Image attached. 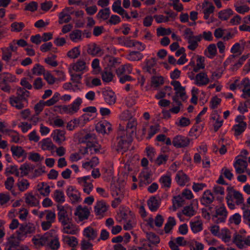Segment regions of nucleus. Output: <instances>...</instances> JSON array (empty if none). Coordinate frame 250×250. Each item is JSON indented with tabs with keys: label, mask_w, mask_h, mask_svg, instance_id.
<instances>
[{
	"label": "nucleus",
	"mask_w": 250,
	"mask_h": 250,
	"mask_svg": "<svg viewBox=\"0 0 250 250\" xmlns=\"http://www.w3.org/2000/svg\"><path fill=\"white\" fill-rule=\"evenodd\" d=\"M82 103V99L80 97H78L71 104L69 105L72 114L76 113L79 110L80 106Z\"/></svg>",
	"instance_id": "37"
},
{
	"label": "nucleus",
	"mask_w": 250,
	"mask_h": 250,
	"mask_svg": "<svg viewBox=\"0 0 250 250\" xmlns=\"http://www.w3.org/2000/svg\"><path fill=\"white\" fill-rule=\"evenodd\" d=\"M102 51V49L95 43H92L87 45V52L88 54L93 56L99 54Z\"/></svg>",
	"instance_id": "24"
},
{
	"label": "nucleus",
	"mask_w": 250,
	"mask_h": 250,
	"mask_svg": "<svg viewBox=\"0 0 250 250\" xmlns=\"http://www.w3.org/2000/svg\"><path fill=\"white\" fill-rule=\"evenodd\" d=\"M159 182L162 185V188H169L171 184V178L170 176L165 175L162 176L159 180Z\"/></svg>",
	"instance_id": "36"
},
{
	"label": "nucleus",
	"mask_w": 250,
	"mask_h": 250,
	"mask_svg": "<svg viewBox=\"0 0 250 250\" xmlns=\"http://www.w3.org/2000/svg\"><path fill=\"white\" fill-rule=\"evenodd\" d=\"M190 142L189 138L181 135L175 136L172 140V145L177 148L186 147L189 146Z\"/></svg>",
	"instance_id": "5"
},
{
	"label": "nucleus",
	"mask_w": 250,
	"mask_h": 250,
	"mask_svg": "<svg viewBox=\"0 0 250 250\" xmlns=\"http://www.w3.org/2000/svg\"><path fill=\"white\" fill-rule=\"evenodd\" d=\"M17 186L20 191L23 192L28 188L29 186V183L27 180L22 179L21 181L18 182Z\"/></svg>",
	"instance_id": "51"
},
{
	"label": "nucleus",
	"mask_w": 250,
	"mask_h": 250,
	"mask_svg": "<svg viewBox=\"0 0 250 250\" xmlns=\"http://www.w3.org/2000/svg\"><path fill=\"white\" fill-rule=\"evenodd\" d=\"M6 131H8L6 134H8L11 138V142L18 143L20 141L19 133L13 129L6 130Z\"/></svg>",
	"instance_id": "40"
},
{
	"label": "nucleus",
	"mask_w": 250,
	"mask_h": 250,
	"mask_svg": "<svg viewBox=\"0 0 250 250\" xmlns=\"http://www.w3.org/2000/svg\"><path fill=\"white\" fill-rule=\"evenodd\" d=\"M102 79L104 82L109 83L113 80L114 75L110 69L106 67L101 73Z\"/></svg>",
	"instance_id": "25"
},
{
	"label": "nucleus",
	"mask_w": 250,
	"mask_h": 250,
	"mask_svg": "<svg viewBox=\"0 0 250 250\" xmlns=\"http://www.w3.org/2000/svg\"><path fill=\"white\" fill-rule=\"evenodd\" d=\"M110 12L109 8H105L101 9L97 15L98 19H102L104 20H107L109 17Z\"/></svg>",
	"instance_id": "45"
},
{
	"label": "nucleus",
	"mask_w": 250,
	"mask_h": 250,
	"mask_svg": "<svg viewBox=\"0 0 250 250\" xmlns=\"http://www.w3.org/2000/svg\"><path fill=\"white\" fill-rule=\"evenodd\" d=\"M12 28L11 31L19 32L22 31L23 28L25 27V25L23 22H14L11 24Z\"/></svg>",
	"instance_id": "52"
},
{
	"label": "nucleus",
	"mask_w": 250,
	"mask_h": 250,
	"mask_svg": "<svg viewBox=\"0 0 250 250\" xmlns=\"http://www.w3.org/2000/svg\"><path fill=\"white\" fill-rule=\"evenodd\" d=\"M71 7H66L60 13L59 15V23L62 24L63 23H68L71 20V17L70 15L73 13V12L70 11L72 9Z\"/></svg>",
	"instance_id": "8"
},
{
	"label": "nucleus",
	"mask_w": 250,
	"mask_h": 250,
	"mask_svg": "<svg viewBox=\"0 0 250 250\" xmlns=\"http://www.w3.org/2000/svg\"><path fill=\"white\" fill-rule=\"evenodd\" d=\"M176 222L175 218L173 217H169L168 218L167 222L165 224L164 227V230L166 233L170 232L172 229L173 227L176 225Z\"/></svg>",
	"instance_id": "31"
},
{
	"label": "nucleus",
	"mask_w": 250,
	"mask_h": 250,
	"mask_svg": "<svg viewBox=\"0 0 250 250\" xmlns=\"http://www.w3.org/2000/svg\"><path fill=\"white\" fill-rule=\"evenodd\" d=\"M65 131L64 130L56 129L54 130V133L52 134L51 136L57 143L61 144L65 139Z\"/></svg>",
	"instance_id": "20"
},
{
	"label": "nucleus",
	"mask_w": 250,
	"mask_h": 250,
	"mask_svg": "<svg viewBox=\"0 0 250 250\" xmlns=\"http://www.w3.org/2000/svg\"><path fill=\"white\" fill-rule=\"evenodd\" d=\"M121 0H117L115 1L112 6V10L118 14H119L120 13L123 12L124 11L123 10L124 9L121 7Z\"/></svg>",
	"instance_id": "53"
},
{
	"label": "nucleus",
	"mask_w": 250,
	"mask_h": 250,
	"mask_svg": "<svg viewBox=\"0 0 250 250\" xmlns=\"http://www.w3.org/2000/svg\"><path fill=\"white\" fill-rule=\"evenodd\" d=\"M49 245L50 248L52 250H57L60 247V242L57 237H55L54 239H50Z\"/></svg>",
	"instance_id": "64"
},
{
	"label": "nucleus",
	"mask_w": 250,
	"mask_h": 250,
	"mask_svg": "<svg viewBox=\"0 0 250 250\" xmlns=\"http://www.w3.org/2000/svg\"><path fill=\"white\" fill-rule=\"evenodd\" d=\"M38 7V4L37 2L32 1L26 4V5L25 6L24 10L34 12L37 10Z\"/></svg>",
	"instance_id": "60"
},
{
	"label": "nucleus",
	"mask_w": 250,
	"mask_h": 250,
	"mask_svg": "<svg viewBox=\"0 0 250 250\" xmlns=\"http://www.w3.org/2000/svg\"><path fill=\"white\" fill-rule=\"evenodd\" d=\"M116 140L117 142L115 149L118 152H122V154L128 150L132 141L131 137L129 136L128 134H125L124 130L118 133Z\"/></svg>",
	"instance_id": "1"
},
{
	"label": "nucleus",
	"mask_w": 250,
	"mask_h": 250,
	"mask_svg": "<svg viewBox=\"0 0 250 250\" xmlns=\"http://www.w3.org/2000/svg\"><path fill=\"white\" fill-rule=\"evenodd\" d=\"M185 38L188 40V42L189 43L188 48L192 51L195 50L198 46L197 41L192 40L191 36L186 37Z\"/></svg>",
	"instance_id": "54"
},
{
	"label": "nucleus",
	"mask_w": 250,
	"mask_h": 250,
	"mask_svg": "<svg viewBox=\"0 0 250 250\" xmlns=\"http://www.w3.org/2000/svg\"><path fill=\"white\" fill-rule=\"evenodd\" d=\"M236 164L240 165V166H243L244 168H246L248 166V163L246 161L241 159H238L234 164L233 166L236 169V172L238 174H241L245 172L244 169L241 167H237Z\"/></svg>",
	"instance_id": "30"
},
{
	"label": "nucleus",
	"mask_w": 250,
	"mask_h": 250,
	"mask_svg": "<svg viewBox=\"0 0 250 250\" xmlns=\"http://www.w3.org/2000/svg\"><path fill=\"white\" fill-rule=\"evenodd\" d=\"M90 178V176H86L83 177V182L84 183V187H88V188H83V190L84 192L87 193V194H89L91 191L92 190L93 188V185L91 183H87L86 181L89 180Z\"/></svg>",
	"instance_id": "48"
},
{
	"label": "nucleus",
	"mask_w": 250,
	"mask_h": 250,
	"mask_svg": "<svg viewBox=\"0 0 250 250\" xmlns=\"http://www.w3.org/2000/svg\"><path fill=\"white\" fill-rule=\"evenodd\" d=\"M109 207L104 200L99 201L94 207V211L97 215H101L107 210Z\"/></svg>",
	"instance_id": "19"
},
{
	"label": "nucleus",
	"mask_w": 250,
	"mask_h": 250,
	"mask_svg": "<svg viewBox=\"0 0 250 250\" xmlns=\"http://www.w3.org/2000/svg\"><path fill=\"white\" fill-rule=\"evenodd\" d=\"M20 169L21 170V177L26 176L30 172V165L29 164L25 163L21 166Z\"/></svg>",
	"instance_id": "59"
},
{
	"label": "nucleus",
	"mask_w": 250,
	"mask_h": 250,
	"mask_svg": "<svg viewBox=\"0 0 250 250\" xmlns=\"http://www.w3.org/2000/svg\"><path fill=\"white\" fill-rule=\"evenodd\" d=\"M90 213V211L86 206L82 208L81 205H79L77 207L74 215L78 216L79 221L81 222L87 219Z\"/></svg>",
	"instance_id": "9"
},
{
	"label": "nucleus",
	"mask_w": 250,
	"mask_h": 250,
	"mask_svg": "<svg viewBox=\"0 0 250 250\" xmlns=\"http://www.w3.org/2000/svg\"><path fill=\"white\" fill-rule=\"evenodd\" d=\"M137 44H140V45L141 46V47H138V50L140 51H143L145 49L146 45L144 44H143L141 42L131 40L130 37H126V39L125 41V42L123 45L127 47H132L133 46H135Z\"/></svg>",
	"instance_id": "15"
},
{
	"label": "nucleus",
	"mask_w": 250,
	"mask_h": 250,
	"mask_svg": "<svg viewBox=\"0 0 250 250\" xmlns=\"http://www.w3.org/2000/svg\"><path fill=\"white\" fill-rule=\"evenodd\" d=\"M70 67L76 72L83 71L85 69L86 62L84 61L79 59L76 63H73L70 64Z\"/></svg>",
	"instance_id": "22"
},
{
	"label": "nucleus",
	"mask_w": 250,
	"mask_h": 250,
	"mask_svg": "<svg viewBox=\"0 0 250 250\" xmlns=\"http://www.w3.org/2000/svg\"><path fill=\"white\" fill-rule=\"evenodd\" d=\"M144 56L139 51H131L128 54V59L131 61H140L142 60Z\"/></svg>",
	"instance_id": "43"
},
{
	"label": "nucleus",
	"mask_w": 250,
	"mask_h": 250,
	"mask_svg": "<svg viewBox=\"0 0 250 250\" xmlns=\"http://www.w3.org/2000/svg\"><path fill=\"white\" fill-rule=\"evenodd\" d=\"M99 163V159L97 157H93L89 162H86L83 164V167L84 168H93Z\"/></svg>",
	"instance_id": "44"
},
{
	"label": "nucleus",
	"mask_w": 250,
	"mask_h": 250,
	"mask_svg": "<svg viewBox=\"0 0 250 250\" xmlns=\"http://www.w3.org/2000/svg\"><path fill=\"white\" fill-rule=\"evenodd\" d=\"M209 82V79L206 72H200L195 76V84L198 86L206 85Z\"/></svg>",
	"instance_id": "14"
},
{
	"label": "nucleus",
	"mask_w": 250,
	"mask_h": 250,
	"mask_svg": "<svg viewBox=\"0 0 250 250\" xmlns=\"http://www.w3.org/2000/svg\"><path fill=\"white\" fill-rule=\"evenodd\" d=\"M230 223H234L235 225H239L241 221V216L238 213H235L230 216L229 220Z\"/></svg>",
	"instance_id": "62"
},
{
	"label": "nucleus",
	"mask_w": 250,
	"mask_h": 250,
	"mask_svg": "<svg viewBox=\"0 0 250 250\" xmlns=\"http://www.w3.org/2000/svg\"><path fill=\"white\" fill-rule=\"evenodd\" d=\"M96 139V135L93 133H86L85 135L79 138L78 142L79 144H86V147L84 148V151H82V148L79 149V152L83 155L88 153V149H91L92 146H95V142L94 140Z\"/></svg>",
	"instance_id": "2"
},
{
	"label": "nucleus",
	"mask_w": 250,
	"mask_h": 250,
	"mask_svg": "<svg viewBox=\"0 0 250 250\" xmlns=\"http://www.w3.org/2000/svg\"><path fill=\"white\" fill-rule=\"evenodd\" d=\"M214 200V197L213 193L210 190H206L205 191L200 198V202L206 207L208 206V205L211 204Z\"/></svg>",
	"instance_id": "12"
},
{
	"label": "nucleus",
	"mask_w": 250,
	"mask_h": 250,
	"mask_svg": "<svg viewBox=\"0 0 250 250\" xmlns=\"http://www.w3.org/2000/svg\"><path fill=\"white\" fill-rule=\"evenodd\" d=\"M83 235L89 240H94L97 236V232L96 229L91 227H88L84 229L83 230Z\"/></svg>",
	"instance_id": "26"
},
{
	"label": "nucleus",
	"mask_w": 250,
	"mask_h": 250,
	"mask_svg": "<svg viewBox=\"0 0 250 250\" xmlns=\"http://www.w3.org/2000/svg\"><path fill=\"white\" fill-rule=\"evenodd\" d=\"M170 84L174 86V89L176 91L175 94H179V96L183 101L188 98V96L186 95L185 87L181 85L180 82L175 80L172 81L171 82Z\"/></svg>",
	"instance_id": "11"
},
{
	"label": "nucleus",
	"mask_w": 250,
	"mask_h": 250,
	"mask_svg": "<svg viewBox=\"0 0 250 250\" xmlns=\"http://www.w3.org/2000/svg\"><path fill=\"white\" fill-rule=\"evenodd\" d=\"M69 73L71 76V81H72L73 83H81V79H82V75L80 74H75L73 73L72 72V70L69 69Z\"/></svg>",
	"instance_id": "56"
},
{
	"label": "nucleus",
	"mask_w": 250,
	"mask_h": 250,
	"mask_svg": "<svg viewBox=\"0 0 250 250\" xmlns=\"http://www.w3.org/2000/svg\"><path fill=\"white\" fill-rule=\"evenodd\" d=\"M58 221L63 226H65L68 224H71L72 218L68 216L66 210L58 213Z\"/></svg>",
	"instance_id": "17"
},
{
	"label": "nucleus",
	"mask_w": 250,
	"mask_h": 250,
	"mask_svg": "<svg viewBox=\"0 0 250 250\" xmlns=\"http://www.w3.org/2000/svg\"><path fill=\"white\" fill-rule=\"evenodd\" d=\"M110 190L111 195L113 196H118L120 195L121 191V187L119 185L116 183H111L110 186Z\"/></svg>",
	"instance_id": "57"
},
{
	"label": "nucleus",
	"mask_w": 250,
	"mask_h": 250,
	"mask_svg": "<svg viewBox=\"0 0 250 250\" xmlns=\"http://www.w3.org/2000/svg\"><path fill=\"white\" fill-rule=\"evenodd\" d=\"M23 240H19L18 238V236L16 237L14 234H12L10 237L8 238V244L10 245L13 248H16L20 245L21 241Z\"/></svg>",
	"instance_id": "49"
},
{
	"label": "nucleus",
	"mask_w": 250,
	"mask_h": 250,
	"mask_svg": "<svg viewBox=\"0 0 250 250\" xmlns=\"http://www.w3.org/2000/svg\"><path fill=\"white\" fill-rule=\"evenodd\" d=\"M41 143H42V148L43 150H52L56 148V146L53 144L49 138L43 139Z\"/></svg>",
	"instance_id": "28"
},
{
	"label": "nucleus",
	"mask_w": 250,
	"mask_h": 250,
	"mask_svg": "<svg viewBox=\"0 0 250 250\" xmlns=\"http://www.w3.org/2000/svg\"><path fill=\"white\" fill-rule=\"evenodd\" d=\"M102 94L105 103L110 105H113L116 102V96L114 92L109 88L104 89L102 92Z\"/></svg>",
	"instance_id": "10"
},
{
	"label": "nucleus",
	"mask_w": 250,
	"mask_h": 250,
	"mask_svg": "<svg viewBox=\"0 0 250 250\" xmlns=\"http://www.w3.org/2000/svg\"><path fill=\"white\" fill-rule=\"evenodd\" d=\"M191 230L194 233L201 231L203 229V224L199 221L190 222Z\"/></svg>",
	"instance_id": "47"
},
{
	"label": "nucleus",
	"mask_w": 250,
	"mask_h": 250,
	"mask_svg": "<svg viewBox=\"0 0 250 250\" xmlns=\"http://www.w3.org/2000/svg\"><path fill=\"white\" fill-rule=\"evenodd\" d=\"M132 71V67L131 65H122L121 67H119L116 69V74L118 77H120L121 75L127 72L128 73H130Z\"/></svg>",
	"instance_id": "42"
},
{
	"label": "nucleus",
	"mask_w": 250,
	"mask_h": 250,
	"mask_svg": "<svg viewBox=\"0 0 250 250\" xmlns=\"http://www.w3.org/2000/svg\"><path fill=\"white\" fill-rule=\"evenodd\" d=\"M35 230V226L33 223H28L20 224L19 230L16 231L18 234V238L19 240H24L28 234L34 233Z\"/></svg>",
	"instance_id": "3"
},
{
	"label": "nucleus",
	"mask_w": 250,
	"mask_h": 250,
	"mask_svg": "<svg viewBox=\"0 0 250 250\" xmlns=\"http://www.w3.org/2000/svg\"><path fill=\"white\" fill-rule=\"evenodd\" d=\"M159 199L156 196H152L147 201V204L149 209L152 212L156 211L160 207L161 200L158 197Z\"/></svg>",
	"instance_id": "13"
},
{
	"label": "nucleus",
	"mask_w": 250,
	"mask_h": 250,
	"mask_svg": "<svg viewBox=\"0 0 250 250\" xmlns=\"http://www.w3.org/2000/svg\"><path fill=\"white\" fill-rule=\"evenodd\" d=\"M156 30L157 36L169 35L171 33V31L170 28L166 29L162 27L157 28Z\"/></svg>",
	"instance_id": "63"
},
{
	"label": "nucleus",
	"mask_w": 250,
	"mask_h": 250,
	"mask_svg": "<svg viewBox=\"0 0 250 250\" xmlns=\"http://www.w3.org/2000/svg\"><path fill=\"white\" fill-rule=\"evenodd\" d=\"M247 124L246 122H242L241 124H236L233 126L232 128L235 131L234 135L239 136L241 135L246 129Z\"/></svg>",
	"instance_id": "34"
},
{
	"label": "nucleus",
	"mask_w": 250,
	"mask_h": 250,
	"mask_svg": "<svg viewBox=\"0 0 250 250\" xmlns=\"http://www.w3.org/2000/svg\"><path fill=\"white\" fill-rule=\"evenodd\" d=\"M164 83V78L162 76H152L151 77V86L155 88Z\"/></svg>",
	"instance_id": "38"
},
{
	"label": "nucleus",
	"mask_w": 250,
	"mask_h": 250,
	"mask_svg": "<svg viewBox=\"0 0 250 250\" xmlns=\"http://www.w3.org/2000/svg\"><path fill=\"white\" fill-rule=\"evenodd\" d=\"M33 74H36L38 76L43 75L45 74V69L43 66L40 64L39 63L36 64L33 68L32 69Z\"/></svg>",
	"instance_id": "41"
},
{
	"label": "nucleus",
	"mask_w": 250,
	"mask_h": 250,
	"mask_svg": "<svg viewBox=\"0 0 250 250\" xmlns=\"http://www.w3.org/2000/svg\"><path fill=\"white\" fill-rule=\"evenodd\" d=\"M117 216L120 218L119 221L121 222L123 220L126 221L129 219H135V215L129 208L121 206L120 207L119 211L117 212Z\"/></svg>",
	"instance_id": "6"
},
{
	"label": "nucleus",
	"mask_w": 250,
	"mask_h": 250,
	"mask_svg": "<svg viewBox=\"0 0 250 250\" xmlns=\"http://www.w3.org/2000/svg\"><path fill=\"white\" fill-rule=\"evenodd\" d=\"M137 125L136 119L130 118L128 120L126 126V134H128L129 136L131 137L134 132L136 131Z\"/></svg>",
	"instance_id": "18"
},
{
	"label": "nucleus",
	"mask_w": 250,
	"mask_h": 250,
	"mask_svg": "<svg viewBox=\"0 0 250 250\" xmlns=\"http://www.w3.org/2000/svg\"><path fill=\"white\" fill-rule=\"evenodd\" d=\"M67 196L71 200L72 203H75L81 200V193L75 187L69 186L66 191Z\"/></svg>",
	"instance_id": "7"
},
{
	"label": "nucleus",
	"mask_w": 250,
	"mask_h": 250,
	"mask_svg": "<svg viewBox=\"0 0 250 250\" xmlns=\"http://www.w3.org/2000/svg\"><path fill=\"white\" fill-rule=\"evenodd\" d=\"M54 199L59 203H62L65 201V196L62 191L57 189L54 193Z\"/></svg>",
	"instance_id": "39"
},
{
	"label": "nucleus",
	"mask_w": 250,
	"mask_h": 250,
	"mask_svg": "<svg viewBox=\"0 0 250 250\" xmlns=\"http://www.w3.org/2000/svg\"><path fill=\"white\" fill-rule=\"evenodd\" d=\"M2 59L8 62L11 58L12 52L10 51L8 48H2Z\"/></svg>",
	"instance_id": "58"
},
{
	"label": "nucleus",
	"mask_w": 250,
	"mask_h": 250,
	"mask_svg": "<svg viewBox=\"0 0 250 250\" xmlns=\"http://www.w3.org/2000/svg\"><path fill=\"white\" fill-rule=\"evenodd\" d=\"M80 46L73 47L72 49L68 51L67 53V56L70 59H75L79 57L80 55Z\"/></svg>",
	"instance_id": "35"
},
{
	"label": "nucleus",
	"mask_w": 250,
	"mask_h": 250,
	"mask_svg": "<svg viewBox=\"0 0 250 250\" xmlns=\"http://www.w3.org/2000/svg\"><path fill=\"white\" fill-rule=\"evenodd\" d=\"M146 237L149 243L153 245H157L160 242L159 237L152 232H146Z\"/></svg>",
	"instance_id": "29"
},
{
	"label": "nucleus",
	"mask_w": 250,
	"mask_h": 250,
	"mask_svg": "<svg viewBox=\"0 0 250 250\" xmlns=\"http://www.w3.org/2000/svg\"><path fill=\"white\" fill-rule=\"evenodd\" d=\"M175 180L179 186H184L186 183L189 181V178L182 170H180L177 172Z\"/></svg>",
	"instance_id": "16"
},
{
	"label": "nucleus",
	"mask_w": 250,
	"mask_h": 250,
	"mask_svg": "<svg viewBox=\"0 0 250 250\" xmlns=\"http://www.w3.org/2000/svg\"><path fill=\"white\" fill-rule=\"evenodd\" d=\"M208 51L209 55L206 54V50L205 51V54L209 58L212 59L217 54V48L215 44H209L208 48Z\"/></svg>",
	"instance_id": "50"
},
{
	"label": "nucleus",
	"mask_w": 250,
	"mask_h": 250,
	"mask_svg": "<svg viewBox=\"0 0 250 250\" xmlns=\"http://www.w3.org/2000/svg\"><path fill=\"white\" fill-rule=\"evenodd\" d=\"M183 213L188 217H192L196 213V211L193 209L192 204L185 207L182 210Z\"/></svg>",
	"instance_id": "46"
},
{
	"label": "nucleus",
	"mask_w": 250,
	"mask_h": 250,
	"mask_svg": "<svg viewBox=\"0 0 250 250\" xmlns=\"http://www.w3.org/2000/svg\"><path fill=\"white\" fill-rule=\"evenodd\" d=\"M10 149L13 157L16 156L18 158H20L23 156L24 153H25V150L21 146H12Z\"/></svg>",
	"instance_id": "33"
},
{
	"label": "nucleus",
	"mask_w": 250,
	"mask_h": 250,
	"mask_svg": "<svg viewBox=\"0 0 250 250\" xmlns=\"http://www.w3.org/2000/svg\"><path fill=\"white\" fill-rule=\"evenodd\" d=\"M82 31L79 29H76L72 31L69 34L70 39L74 42L82 40Z\"/></svg>",
	"instance_id": "32"
},
{
	"label": "nucleus",
	"mask_w": 250,
	"mask_h": 250,
	"mask_svg": "<svg viewBox=\"0 0 250 250\" xmlns=\"http://www.w3.org/2000/svg\"><path fill=\"white\" fill-rule=\"evenodd\" d=\"M233 15V12L230 8L220 11L218 13V18L222 21H226Z\"/></svg>",
	"instance_id": "27"
},
{
	"label": "nucleus",
	"mask_w": 250,
	"mask_h": 250,
	"mask_svg": "<svg viewBox=\"0 0 250 250\" xmlns=\"http://www.w3.org/2000/svg\"><path fill=\"white\" fill-rule=\"evenodd\" d=\"M56 231L54 229H51L49 231L45 233L41 237L40 245L41 246H44L47 244H49L50 239L53 237L55 235Z\"/></svg>",
	"instance_id": "21"
},
{
	"label": "nucleus",
	"mask_w": 250,
	"mask_h": 250,
	"mask_svg": "<svg viewBox=\"0 0 250 250\" xmlns=\"http://www.w3.org/2000/svg\"><path fill=\"white\" fill-rule=\"evenodd\" d=\"M23 101H24L15 96H12L9 98V102L11 105L18 109H21L24 107V104L22 103Z\"/></svg>",
	"instance_id": "23"
},
{
	"label": "nucleus",
	"mask_w": 250,
	"mask_h": 250,
	"mask_svg": "<svg viewBox=\"0 0 250 250\" xmlns=\"http://www.w3.org/2000/svg\"><path fill=\"white\" fill-rule=\"evenodd\" d=\"M95 129L96 131L102 134L107 133L106 131V125L104 124V121L103 122H99L96 125Z\"/></svg>",
	"instance_id": "55"
},
{
	"label": "nucleus",
	"mask_w": 250,
	"mask_h": 250,
	"mask_svg": "<svg viewBox=\"0 0 250 250\" xmlns=\"http://www.w3.org/2000/svg\"><path fill=\"white\" fill-rule=\"evenodd\" d=\"M37 200L36 198L31 193H29L27 197L25 198V202L27 204L30 205L31 206L35 207L37 206L38 201L36 203Z\"/></svg>",
	"instance_id": "61"
},
{
	"label": "nucleus",
	"mask_w": 250,
	"mask_h": 250,
	"mask_svg": "<svg viewBox=\"0 0 250 250\" xmlns=\"http://www.w3.org/2000/svg\"><path fill=\"white\" fill-rule=\"evenodd\" d=\"M228 212L224 205L222 204L221 206H216L215 207V212L212 214V220H214L215 218L217 219L214 221L216 224L225 223L228 217Z\"/></svg>",
	"instance_id": "4"
}]
</instances>
